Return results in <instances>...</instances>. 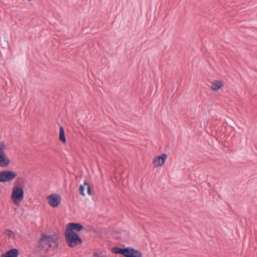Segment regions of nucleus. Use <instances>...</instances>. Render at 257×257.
<instances>
[{
	"mask_svg": "<svg viewBox=\"0 0 257 257\" xmlns=\"http://www.w3.org/2000/svg\"><path fill=\"white\" fill-rule=\"evenodd\" d=\"M59 235L56 233L48 235L45 233H43L41 234V237L38 240V246L42 248L48 246V248H50L52 247V243H53L54 244V247L58 248L59 245Z\"/></svg>",
	"mask_w": 257,
	"mask_h": 257,
	"instance_id": "nucleus-1",
	"label": "nucleus"
},
{
	"mask_svg": "<svg viewBox=\"0 0 257 257\" xmlns=\"http://www.w3.org/2000/svg\"><path fill=\"white\" fill-rule=\"evenodd\" d=\"M65 237L67 243L69 247H74L82 243V239L75 232L65 230Z\"/></svg>",
	"mask_w": 257,
	"mask_h": 257,
	"instance_id": "nucleus-2",
	"label": "nucleus"
},
{
	"mask_svg": "<svg viewBox=\"0 0 257 257\" xmlns=\"http://www.w3.org/2000/svg\"><path fill=\"white\" fill-rule=\"evenodd\" d=\"M24 196L23 187L16 186L13 188L11 198L15 204L18 205L20 202L23 199Z\"/></svg>",
	"mask_w": 257,
	"mask_h": 257,
	"instance_id": "nucleus-3",
	"label": "nucleus"
},
{
	"mask_svg": "<svg viewBox=\"0 0 257 257\" xmlns=\"http://www.w3.org/2000/svg\"><path fill=\"white\" fill-rule=\"evenodd\" d=\"M17 173L12 170H5L0 172V182L11 181L15 178Z\"/></svg>",
	"mask_w": 257,
	"mask_h": 257,
	"instance_id": "nucleus-4",
	"label": "nucleus"
},
{
	"mask_svg": "<svg viewBox=\"0 0 257 257\" xmlns=\"http://www.w3.org/2000/svg\"><path fill=\"white\" fill-rule=\"evenodd\" d=\"M49 204L53 207H58L61 203V197L57 194H52L47 197Z\"/></svg>",
	"mask_w": 257,
	"mask_h": 257,
	"instance_id": "nucleus-5",
	"label": "nucleus"
},
{
	"mask_svg": "<svg viewBox=\"0 0 257 257\" xmlns=\"http://www.w3.org/2000/svg\"><path fill=\"white\" fill-rule=\"evenodd\" d=\"M168 156L166 154H162V155L155 157L153 161V166L154 167H161L164 165L166 161Z\"/></svg>",
	"mask_w": 257,
	"mask_h": 257,
	"instance_id": "nucleus-6",
	"label": "nucleus"
},
{
	"mask_svg": "<svg viewBox=\"0 0 257 257\" xmlns=\"http://www.w3.org/2000/svg\"><path fill=\"white\" fill-rule=\"evenodd\" d=\"M84 229L83 225L79 223L71 222L67 224L66 230L71 232H79Z\"/></svg>",
	"mask_w": 257,
	"mask_h": 257,
	"instance_id": "nucleus-7",
	"label": "nucleus"
},
{
	"mask_svg": "<svg viewBox=\"0 0 257 257\" xmlns=\"http://www.w3.org/2000/svg\"><path fill=\"white\" fill-rule=\"evenodd\" d=\"M133 248L131 247L121 248L119 247L115 246L112 248L111 251L114 253L120 254L123 255L124 257H126Z\"/></svg>",
	"mask_w": 257,
	"mask_h": 257,
	"instance_id": "nucleus-8",
	"label": "nucleus"
},
{
	"mask_svg": "<svg viewBox=\"0 0 257 257\" xmlns=\"http://www.w3.org/2000/svg\"><path fill=\"white\" fill-rule=\"evenodd\" d=\"M19 254V250L16 248H12L3 253L0 257H18Z\"/></svg>",
	"mask_w": 257,
	"mask_h": 257,
	"instance_id": "nucleus-9",
	"label": "nucleus"
},
{
	"mask_svg": "<svg viewBox=\"0 0 257 257\" xmlns=\"http://www.w3.org/2000/svg\"><path fill=\"white\" fill-rule=\"evenodd\" d=\"M10 162V160L7 158L5 153L0 154V166L2 167H7Z\"/></svg>",
	"mask_w": 257,
	"mask_h": 257,
	"instance_id": "nucleus-10",
	"label": "nucleus"
},
{
	"mask_svg": "<svg viewBox=\"0 0 257 257\" xmlns=\"http://www.w3.org/2000/svg\"><path fill=\"white\" fill-rule=\"evenodd\" d=\"M223 82L220 80H214L211 85V88L213 91H217L223 86Z\"/></svg>",
	"mask_w": 257,
	"mask_h": 257,
	"instance_id": "nucleus-11",
	"label": "nucleus"
},
{
	"mask_svg": "<svg viewBox=\"0 0 257 257\" xmlns=\"http://www.w3.org/2000/svg\"><path fill=\"white\" fill-rule=\"evenodd\" d=\"M59 139L63 144H65L66 143L65 131L62 126H60Z\"/></svg>",
	"mask_w": 257,
	"mask_h": 257,
	"instance_id": "nucleus-12",
	"label": "nucleus"
},
{
	"mask_svg": "<svg viewBox=\"0 0 257 257\" xmlns=\"http://www.w3.org/2000/svg\"><path fill=\"white\" fill-rule=\"evenodd\" d=\"M142 253L138 250L133 248L126 257H142Z\"/></svg>",
	"mask_w": 257,
	"mask_h": 257,
	"instance_id": "nucleus-13",
	"label": "nucleus"
},
{
	"mask_svg": "<svg viewBox=\"0 0 257 257\" xmlns=\"http://www.w3.org/2000/svg\"><path fill=\"white\" fill-rule=\"evenodd\" d=\"M84 185L87 187V192L88 195H92L93 194L91 187L88 182L86 180L84 181Z\"/></svg>",
	"mask_w": 257,
	"mask_h": 257,
	"instance_id": "nucleus-14",
	"label": "nucleus"
},
{
	"mask_svg": "<svg viewBox=\"0 0 257 257\" xmlns=\"http://www.w3.org/2000/svg\"><path fill=\"white\" fill-rule=\"evenodd\" d=\"M85 186H86V185H84V183L83 185H80L79 186V187L78 189V191H79V194L83 197H84L85 196V194L84 193Z\"/></svg>",
	"mask_w": 257,
	"mask_h": 257,
	"instance_id": "nucleus-15",
	"label": "nucleus"
},
{
	"mask_svg": "<svg viewBox=\"0 0 257 257\" xmlns=\"http://www.w3.org/2000/svg\"><path fill=\"white\" fill-rule=\"evenodd\" d=\"M4 233L10 238H14L15 237V233L14 232L9 229H6Z\"/></svg>",
	"mask_w": 257,
	"mask_h": 257,
	"instance_id": "nucleus-16",
	"label": "nucleus"
},
{
	"mask_svg": "<svg viewBox=\"0 0 257 257\" xmlns=\"http://www.w3.org/2000/svg\"><path fill=\"white\" fill-rule=\"evenodd\" d=\"M6 148L5 144L4 142H1L0 145V154L5 153L4 150Z\"/></svg>",
	"mask_w": 257,
	"mask_h": 257,
	"instance_id": "nucleus-17",
	"label": "nucleus"
},
{
	"mask_svg": "<svg viewBox=\"0 0 257 257\" xmlns=\"http://www.w3.org/2000/svg\"><path fill=\"white\" fill-rule=\"evenodd\" d=\"M93 257H107L105 255L101 253L95 252L93 254Z\"/></svg>",
	"mask_w": 257,
	"mask_h": 257,
	"instance_id": "nucleus-18",
	"label": "nucleus"
}]
</instances>
